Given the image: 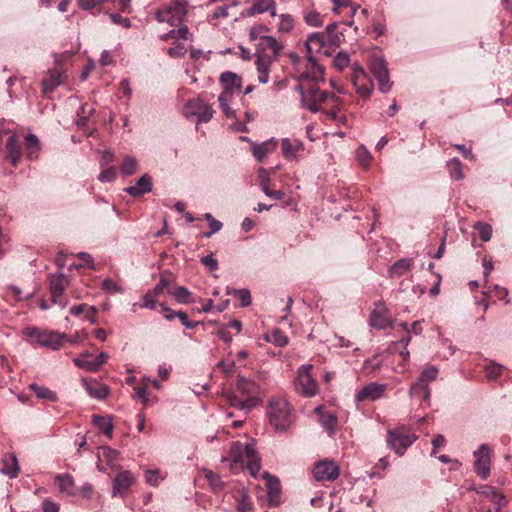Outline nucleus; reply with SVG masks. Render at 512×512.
Wrapping results in <instances>:
<instances>
[{"mask_svg": "<svg viewBox=\"0 0 512 512\" xmlns=\"http://www.w3.org/2000/svg\"><path fill=\"white\" fill-rule=\"evenodd\" d=\"M69 283V278L63 273L51 275L50 277L51 300L54 304L59 305L61 308H65L68 304V300L64 296V291Z\"/></svg>", "mask_w": 512, "mask_h": 512, "instance_id": "obj_8", "label": "nucleus"}, {"mask_svg": "<svg viewBox=\"0 0 512 512\" xmlns=\"http://www.w3.org/2000/svg\"><path fill=\"white\" fill-rule=\"evenodd\" d=\"M116 178V170L114 167H107L99 174L98 179L101 182H111Z\"/></svg>", "mask_w": 512, "mask_h": 512, "instance_id": "obj_59", "label": "nucleus"}, {"mask_svg": "<svg viewBox=\"0 0 512 512\" xmlns=\"http://www.w3.org/2000/svg\"><path fill=\"white\" fill-rule=\"evenodd\" d=\"M185 114L198 117V122H208L213 117L211 107L200 99H193L187 102L185 106Z\"/></svg>", "mask_w": 512, "mask_h": 512, "instance_id": "obj_12", "label": "nucleus"}, {"mask_svg": "<svg viewBox=\"0 0 512 512\" xmlns=\"http://www.w3.org/2000/svg\"><path fill=\"white\" fill-rule=\"evenodd\" d=\"M283 49V44L272 36H260L256 43V69L258 81L266 84L269 81L271 64L276 61Z\"/></svg>", "mask_w": 512, "mask_h": 512, "instance_id": "obj_1", "label": "nucleus"}, {"mask_svg": "<svg viewBox=\"0 0 512 512\" xmlns=\"http://www.w3.org/2000/svg\"><path fill=\"white\" fill-rule=\"evenodd\" d=\"M328 43L325 40V33H312L308 36L305 47L307 50V56L308 57H314V54L320 53L321 50L327 45Z\"/></svg>", "mask_w": 512, "mask_h": 512, "instance_id": "obj_18", "label": "nucleus"}, {"mask_svg": "<svg viewBox=\"0 0 512 512\" xmlns=\"http://www.w3.org/2000/svg\"><path fill=\"white\" fill-rule=\"evenodd\" d=\"M268 31V28L265 25H258L252 27L249 32V38L251 41H260V36H266L264 33Z\"/></svg>", "mask_w": 512, "mask_h": 512, "instance_id": "obj_56", "label": "nucleus"}, {"mask_svg": "<svg viewBox=\"0 0 512 512\" xmlns=\"http://www.w3.org/2000/svg\"><path fill=\"white\" fill-rule=\"evenodd\" d=\"M22 155L19 139L12 133L6 144V156L12 165L16 166Z\"/></svg>", "mask_w": 512, "mask_h": 512, "instance_id": "obj_20", "label": "nucleus"}, {"mask_svg": "<svg viewBox=\"0 0 512 512\" xmlns=\"http://www.w3.org/2000/svg\"><path fill=\"white\" fill-rule=\"evenodd\" d=\"M438 375V369L435 366L426 367L419 377L417 383L413 384L409 390L410 395H416L418 392H423V399L427 400L430 396L428 383L436 379Z\"/></svg>", "mask_w": 512, "mask_h": 512, "instance_id": "obj_11", "label": "nucleus"}, {"mask_svg": "<svg viewBox=\"0 0 512 512\" xmlns=\"http://www.w3.org/2000/svg\"><path fill=\"white\" fill-rule=\"evenodd\" d=\"M103 457L108 462V464L113 465L114 461L117 460L118 451L110 448V447H102Z\"/></svg>", "mask_w": 512, "mask_h": 512, "instance_id": "obj_63", "label": "nucleus"}, {"mask_svg": "<svg viewBox=\"0 0 512 512\" xmlns=\"http://www.w3.org/2000/svg\"><path fill=\"white\" fill-rule=\"evenodd\" d=\"M64 72L60 69H52L49 71L48 77L42 82V91L47 94L52 92L56 87L64 82Z\"/></svg>", "mask_w": 512, "mask_h": 512, "instance_id": "obj_19", "label": "nucleus"}, {"mask_svg": "<svg viewBox=\"0 0 512 512\" xmlns=\"http://www.w3.org/2000/svg\"><path fill=\"white\" fill-rule=\"evenodd\" d=\"M339 105L340 102L337 103V106L332 105L330 110L325 109V114H327L333 121L346 125V116L339 114Z\"/></svg>", "mask_w": 512, "mask_h": 512, "instance_id": "obj_49", "label": "nucleus"}, {"mask_svg": "<svg viewBox=\"0 0 512 512\" xmlns=\"http://www.w3.org/2000/svg\"><path fill=\"white\" fill-rule=\"evenodd\" d=\"M370 71L373 74V76L376 77L378 75L386 73L388 70L385 61L382 58L374 57L370 62Z\"/></svg>", "mask_w": 512, "mask_h": 512, "instance_id": "obj_42", "label": "nucleus"}, {"mask_svg": "<svg viewBox=\"0 0 512 512\" xmlns=\"http://www.w3.org/2000/svg\"><path fill=\"white\" fill-rule=\"evenodd\" d=\"M489 499L496 504L497 508L494 512H500L499 508L504 506L507 503L506 497L497 491L494 490V492L491 494V497Z\"/></svg>", "mask_w": 512, "mask_h": 512, "instance_id": "obj_61", "label": "nucleus"}, {"mask_svg": "<svg viewBox=\"0 0 512 512\" xmlns=\"http://www.w3.org/2000/svg\"><path fill=\"white\" fill-rule=\"evenodd\" d=\"M92 422L103 432L104 435L112 438L113 425L110 418L94 414L92 416Z\"/></svg>", "mask_w": 512, "mask_h": 512, "instance_id": "obj_33", "label": "nucleus"}, {"mask_svg": "<svg viewBox=\"0 0 512 512\" xmlns=\"http://www.w3.org/2000/svg\"><path fill=\"white\" fill-rule=\"evenodd\" d=\"M266 486L268 492L269 503L271 506H276L278 504V496L281 491L280 482L277 478L265 474Z\"/></svg>", "mask_w": 512, "mask_h": 512, "instance_id": "obj_27", "label": "nucleus"}, {"mask_svg": "<svg viewBox=\"0 0 512 512\" xmlns=\"http://www.w3.org/2000/svg\"><path fill=\"white\" fill-rule=\"evenodd\" d=\"M91 357H92V354L85 352V353L81 354L80 357L74 358L73 362L79 368L94 372V371H96V366L94 364V360L88 359Z\"/></svg>", "mask_w": 512, "mask_h": 512, "instance_id": "obj_37", "label": "nucleus"}, {"mask_svg": "<svg viewBox=\"0 0 512 512\" xmlns=\"http://www.w3.org/2000/svg\"><path fill=\"white\" fill-rule=\"evenodd\" d=\"M205 478L208 480V482L214 489H220L223 486V482L221 481L219 475H217L213 471H205Z\"/></svg>", "mask_w": 512, "mask_h": 512, "instance_id": "obj_58", "label": "nucleus"}, {"mask_svg": "<svg viewBox=\"0 0 512 512\" xmlns=\"http://www.w3.org/2000/svg\"><path fill=\"white\" fill-rule=\"evenodd\" d=\"M450 177L454 180H461L464 178L462 171V163L458 158H453L447 163Z\"/></svg>", "mask_w": 512, "mask_h": 512, "instance_id": "obj_38", "label": "nucleus"}, {"mask_svg": "<svg viewBox=\"0 0 512 512\" xmlns=\"http://www.w3.org/2000/svg\"><path fill=\"white\" fill-rule=\"evenodd\" d=\"M136 169L137 161L132 157H125L120 168L121 173L125 176L132 175L133 173H135Z\"/></svg>", "mask_w": 512, "mask_h": 512, "instance_id": "obj_45", "label": "nucleus"}, {"mask_svg": "<svg viewBox=\"0 0 512 512\" xmlns=\"http://www.w3.org/2000/svg\"><path fill=\"white\" fill-rule=\"evenodd\" d=\"M412 267V260L408 258H402L396 261L388 270L389 277H400L404 273L410 270Z\"/></svg>", "mask_w": 512, "mask_h": 512, "instance_id": "obj_30", "label": "nucleus"}, {"mask_svg": "<svg viewBox=\"0 0 512 512\" xmlns=\"http://www.w3.org/2000/svg\"><path fill=\"white\" fill-rule=\"evenodd\" d=\"M311 369L312 365H302L298 369L297 378L295 380V389L297 392L307 397L314 396L317 392V383L310 374Z\"/></svg>", "mask_w": 512, "mask_h": 512, "instance_id": "obj_7", "label": "nucleus"}, {"mask_svg": "<svg viewBox=\"0 0 512 512\" xmlns=\"http://www.w3.org/2000/svg\"><path fill=\"white\" fill-rule=\"evenodd\" d=\"M224 90L229 91L233 96L235 91H239L242 86V79L233 72H224L220 77Z\"/></svg>", "mask_w": 512, "mask_h": 512, "instance_id": "obj_22", "label": "nucleus"}, {"mask_svg": "<svg viewBox=\"0 0 512 512\" xmlns=\"http://www.w3.org/2000/svg\"><path fill=\"white\" fill-rule=\"evenodd\" d=\"M282 153L286 159H293L303 150V143L298 139L284 138L281 142Z\"/></svg>", "mask_w": 512, "mask_h": 512, "instance_id": "obj_25", "label": "nucleus"}, {"mask_svg": "<svg viewBox=\"0 0 512 512\" xmlns=\"http://www.w3.org/2000/svg\"><path fill=\"white\" fill-rule=\"evenodd\" d=\"M351 79L358 94L363 97H368L371 94L372 83L361 67L354 68Z\"/></svg>", "mask_w": 512, "mask_h": 512, "instance_id": "obj_16", "label": "nucleus"}, {"mask_svg": "<svg viewBox=\"0 0 512 512\" xmlns=\"http://www.w3.org/2000/svg\"><path fill=\"white\" fill-rule=\"evenodd\" d=\"M386 386L383 384L378 383H370L363 388H361L357 394H356V400L358 402H362L365 400L374 401L378 398H380L384 391Z\"/></svg>", "mask_w": 512, "mask_h": 512, "instance_id": "obj_17", "label": "nucleus"}, {"mask_svg": "<svg viewBox=\"0 0 512 512\" xmlns=\"http://www.w3.org/2000/svg\"><path fill=\"white\" fill-rule=\"evenodd\" d=\"M305 22L314 27H319L322 25V20L320 14L316 11H307L304 13Z\"/></svg>", "mask_w": 512, "mask_h": 512, "instance_id": "obj_50", "label": "nucleus"}, {"mask_svg": "<svg viewBox=\"0 0 512 512\" xmlns=\"http://www.w3.org/2000/svg\"><path fill=\"white\" fill-rule=\"evenodd\" d=\"M168 293L173 295L180 303H188L191 293L183 286L177 287L174 291L168 290Z\"/></svg>", "mask_w": 512, "mask_h": 512, "instance_id": "obj_47", "label": "nucleus"}, {"mask_svg": "<svg viewBox=\"0 0 512 512\" xmlns=\"http://www.w3.org/2000/svg\"><path fill=\"white\" fill-rule=\"evenodd\" d=\"M135 483V478L128 470L119 472L113 480L112 496L123 497L126 491Z\"/></svg>", "mask_w": 512, "mask_h": 512, "instance_id": "obj_15", "label": "nucleus"}, {"mask_svg": "<svg viewBox=\"0 0 512 512\" xmlns=\"http://www.w3.org/2000/svg\"><path fill=\"white\" fill-rule=\"evenodd\" d=\"M296 89L301 95L303 106L312 112L322 111L325 113V109L330 110L332 105L337 106V103L340 102V99L334 94L320 90L317 84H297Z\"/></svg>", "mask_w": 512, "mask_h": 512, "instance_id": "obj_2", "label": "nucleus"}, {"mask_svg": "<svg viewBox=\"0 0 512 512\" xmlns=\"http://www.w3.org/2000/svg\"><path fill=\"white\" fill-rule=\"evenodd\" d=\"M232 99L233 96L230 94L229 91H223L218 98L220 108L228 118H232L235 115V111L230 107Z\"/></svg>", "mask_w": 512, "mask_h": 512, "instance_id": "obj_34", "label": "nucleus"}, {"mask_svg": "<svg viewBox=\"0 0 512 512\" xmlns=\"http://www.w3.org/2000/svg\"><path fill=\"white\" fill-rule=\"evenodd\" d=\"M25 335L31 339H34L38 344L49 347L53 350H57L62 345V335L54 332L43 331L38 328H26Z\"/></svg>", "mask_w": 512, "mask_h": 512, "instance_id": "obj_9", "label": "nucleus"}, {"mask_svg": "<svg viewBox=\"0 0 512 512\" xmlns=\"http://www.w3.org/2000/svg\"><path fill=\"white\" fill-rule=\"evenodd\" d=\"M294 27V19L289 14H282L278 24V31L282 33H289Z\"/></svg>", "mask_w": 512, "mask_h": 512, "instance_id": "obj_43", "label": "nucleus"}, {"mask_svg": "<svg viewBox=\"0 0 512 512\" xmlns=\"http://www.w3.org/2000/svg\"><path fill=\"white\" fill-rule=\"evenodd\" d=\"M320 422L323 427L328 431L329 435H333L335 431V425L337 422V418L333 414L322 415L320 417Z\"/></svg>", "mask_w": 512, "mask_h": 512, "instance_id": "obj_46", "label": "nucleus"}, {"mask_svg": "<svg viewBox=\"0 0 512 512\" xmlns=\"http://www.w3.org/2000/svg\"><path fill=\"white\" fill-rule=\"evenodd\" d=\"M1 472L12 478L18 475L19 466L15 455H7L4 457Z\"/></svg>", "mask_w": 512, "mask_h": 512, "instance_id": "obj_31", "label": "nucleus"}, {"mask_svg": "<svg viewBox=\"0 0 512 512\" xmlns=\"http://www.w3.org/2000/svg\"><path fill=\"white\" fill-rule=\"evenodd\" d=\"M474 457L476 473L483 479H486L490 475L489 447L486 444H482L479 449L474 452Z\"/></svg>", "mask_w": 512, "mask_h": 512, "instance_id": "obj_14", "label": "nucleus"}, {"mask_svg": "<svg viewBox=\"0 0 512 512\" xmlns=\"http://www.w3.org/2000/svg\"><path fill=\"white\" fill-rule=\"evenodd\" d=\"M186 0H173L169 7L165 10H158L156 12V19L158 22H167L171 26L181 24L187 14Z\"/></svg>", "mask_w": 512, "mask_h": 512, "instance_id": "obj_5", "label": "nucleus"}, {"mask_svg": "<svg viewBox=\"0 0 512 512\" xmlns=\"http://www.w3.org/2000/svg\"><path fill=\"white\" fill-rule=\"evenodd\" d=\"M234 465L246 466L251 475L256 476L260 470V460L252 443L242 444L235 442L230 450Z\"/></svg>", "mask_w": 512, "mask_h": 512, "instance_id": "obj_4", "label": "nucleus"}, {"mask_svg": "<svg viewBox=\"0 0 512 512\" xmlns=\"http://www.w3.org/2000/svg\"><path fill=\"white\" fill-rule=\"evenodd\" d=\"M237 390L247 398H255V396L259 393V386L242 376H238L236 383Z\"/></svg>", "mask_w": 512, "mask_h": 512, "instance_id": "obj_23", "label": "nucleus"}, {"mask_svg": "<svg viewBox=\"0 0 512 512\" xmlns=\"http://www.w3.org/2000/svg\"><path fill=\"white\" fill-rule=\"evenodd\" d=\"M83 385H84L86 391L88 392V394L97 399H103L109 393L108 387L102 383H99L96 380L84 379Z\"/></svg>", "mask_w": 512, "mask_h": 512, "instance_id": "obj_24", "label": "nucleus"}, {"mask_svg": "<svg viewBox=\"0 0 512 512\" xmlns=\"http://www.w3.org/2000/svg\"><path fill=\"white\" fill-rule=\"evenodd\" d=\"M475 229L478 230L479 236L483 241L487 242L491 239L492 227L489 224L483 223V222H477L475 224Z\"/></svg>", "mask_w": 512, "mask_h": 512, "instance_id": "obj_48", "label": "nucleus"}, {"mask_svg": "<svg viewBox=\"0 0 512 512\" xmlns=\"http://www.w3.org/2000/svg\"><path fill=\"white\" fill-rule=\"evenodd\" d=\"M145 479L150 485L157 486L163 478L160 476L158 470H148L146 471Z\"/></svg>", "mask_w": 512, "mask_h": 512, "instance_id": "obj_60", "label": "nucleus"}, {"mask_svg": "<svg viewBox=\"0 0 512 512\" xmlns=\"http://www.w3.org/2000/svg\"><path fill=\"white\" fill-rule=\"evenodd\" d=\"M409 341H410V337H404L399 342L393 343L390 346V350L391 351H397L398 350V346L400 344H402L403 348L401 350H399V354L406 360L409 357V351L407 349V345H408Z\"/></svg>", "mask_w": 512, "mask_h": 512, "instance_id": "obj_53", "label": "nucleus"}, {"mask_svg": "<svg viewBox=\"0 0 512 512\" xmlns=\"http://www.w3.org/2000/svg\"><path fill=\"white\" fill-rule=\"evenodd\" d=\"M151 189H152L151 178H150V176L145 174L138 179L136 185L129 186V187L125 188V191L133 197H138L145 193L150 192Z\"/></svg>", "mask_w": 512, "mask_h": 512, "instance_id": "obj_21", "label": "nucleus"}, {"mask_svg": "<svg viewBox=\"0 0 512 512\" xmlns=\"http://www.w3.org/2000/svg\"><path fill=\"white\" fill-rule=\"evenodd\" d=\"M25 145L30 159L37 158L39 151V140L34 134H29L25 139Z\"/></svg>", "mask_w": 512, "mask_h": 512, "instance_id": "obj_39", "label": "nucleus"}, {"mask_svg": "<svg viewBox=\"0 0 512 512\" xmlns=\"http://www.w3.org/2000/svg\"><path fill=\"white\" fill-rule=\"evenodd\" d=\"M350 62L349 56L346 53L340 52L334 59V65L338 69H343L348 66Z\"/></svg>", "mask_w": 512, "mask_h": 512, "instance_id": "obj_64", "label": "nucleus"}, {"mask_svg": "<svg viewBox=\"0 0 512 512\" xmlns=\"http://www.w3.org/2000/svg\"><path fill=\"white\" fill-rule=\"evenodd\" d=\"M237 501V512H249L252 509V503L248 494L241 490L236 498Z\"/></svg>", "mask_w": 512, "mask_h": 512, "instance_id": "obj_40", "label": "nucleus"}, {"mask_svg": "<svg viewBox=\"0 0 512 512\" xmlns=\"http://www.w3.org/2000/svg\"><path fill=\"white\" fill-rule=\"evenodd\" d=\"M378 81L379 90L382 93H387L391 89L388 71L375 77Z\"/></svg>", "mask_w": 512, "mask_h": 512, "instance_id": "obj_54", "label": "nucleus"}, {"mask_svg": "<svg viewBox=\"0 0 512 512\" xmlns=\"http://www.w3.org/2000/svg\"><path fill=\"white\" fill-rule=\"evenodd\" d=\"M356 155H357V159H358L359 163L364 168H367L370 165L371 155H370L369 151L364 146H361L357 149Z\"/></svg>", "mask_w": 512, "mask_h": 512, "instance_id": "obj_51", "label": "nucleus"}, {"mask_svg": "<svg viewBox=\"0 0 512 512\" xmlns=\"http://www.w3.org/2000/svg\"><path fill=\"white\" fill-rule=\"evenodd\" d=\"M270 11L271 16H276L275 3L273 0H257L250 8L248 14L254 15L257 13H264Z\"/></svg>", "mask_w": 512, "mask_h": 512, "instance_id": "obj_29", "label": "nucleus"}, {"mask_svg": "<svg viewBox=\"0 0 512 512\" xmlns=\"http://www.w3.org/2000/svg\"><path fill=\"white\" fill-rule=\"evenodd\" d=\"M276 146L277 143L275 141L269 140L259 145H254L252 147V152L255 158L261 162L268 154L272 153L276 149Z\"/></svg>", "mask_w": 512, "mask_h": 512, "instance_id": "obj_28", "label": "nucleus"}, {"mask_svg": "<svg viewBox=\"0 0 512 512\" xmlns=\"http://www.w3.org/2000/svg\"><path fill=\"white\" fill-rule=\"evenodd\" d=\"M55 481L60 489L61 492L67 493L69 495H73V487H74V480L73 477L68 474H58L55 477Z\"/></svg>", "mask_w": 512, "mask_h": 512, "instance_id": "obj_32", "label": "nucleus"}, {"mask_svg": "<svg viewBox=\"0 0 512 512\" xmlns=\"http://www.w3.org/2000/svg\"><path fill=\"white\" fill-rule=\"evenodd\" d=\"M337 24L332 23L327 26L325 33V40L329 45L339 46L340 44V36L336 32Z\"/></svg>", "mask_w": 512, "mask_h": 512, "instance_id": "obj_41", "label": "nucleus"}, {"mask_svg": "<svg viewBox=\"0 0 512 512\" xmlns=\"http://www.w3.org/2000/svg\"><path fill=\"white\" fill-rule=\"evenodd\" d=\"M30 389L39 399L49 400L51 402H55L57 400V395L47 387L39 386L33 383L30 385Z\"/></svg>", "mask_w": 512, "mask_h": 512, "instance_id": "obj_36", "label": "nucleus"}, {"mask_svg": "<svg viewBox=\"0 0 512 512\" xmlns=\"http://www.w3.org/2000/svg\"><path fill=\"white\" fill-rule=\"evenodd\" d=\"M485 371L487 378L490 380H494L500 375L502 371V366L500 364L493 362L485 368Z\"/></svg>", "mask_w": 512, "mask_h": 512, "instance_id": "obj_57", "label": "nucleus"}, {"mask_svg": "<svg viewBox=\"0 0 512 512\" xmlns=\"http://www.w3.org/2000/svg\"><path fill=\"white\" fill-rule=\"evenodd\" d=\"M417 437L406 431L404 428L388 430L387 443L398 454L403 455L405 450L411 446Z\"/></svg>", "mask_w": 512, "mask_h": 512, "instance_id": "obj_6", "label": "nucleus"}, {"mask_svg": "<svg viewBox=\"0 0 512 512\" xmlns=\"http://www.w3.org/2000/svg\"><path fill=\"white\" fill-rule=\"evenodd\" d=\"M271 425L277 431H285L292 423L291 407L286 399L274 396L268 401L267 411Z\"/></svg>", "mask_w": 512, "mask_h": 512, "instance_id": "obj_3", "label": "nucleus"}, {"mask_svg": "<svg viewBox=\"0 0 512 512\" xmlns=\"http://www.w3.org/2000/svg\"><path fill=\"white\" fill-rule=\"evenodd\" d=\"M267 340L279 347H284L288 343V338L278 329L273 330L267 336Z\"/></svg>", "mask_w": 512, "mask_h": 512, "instance_id": "obj_44", "label": "nucleus"}, {"mask_svg": "<svg viewBox=\"0 0 512 512\" xmlns=\"http://www.w3.org/2000/svg\"><path fill=\"white\" fill-rule=\"evenodd\" d=\"M169 284L170 282L168 279H166L165 277H161L159 283L149 291L151 292L152 296L159 297L164 292V290H170Z\"/></svg>", "mask_w": 512, "mask_h": 512, "instance_id": "obj_55", "label": "nucleus"}, {"mask_svg": "<svg viewBox=\"0 0 512 512\" xmlns=\"http://www.w3.org/2000/svg\"><path fill=\"white\" fill-rule=\"evenodd\" d=\"M261 189L265 193L266 196L273 198L275 200H281V199H283V197L285 195L284 192L281 190L271 189L269 184H265V186L263 185V187Z\"/></svg>", "mask_w": 512, "mask_h": 512, "instance_id": "obj_62", "label": "nucleus"}, {"mask_svg": "<svg viewBox=\"0 0 512 512\" xmlns=\"http://www.w3.org/2000/svg\"><path fill=\"white\" fill-rule=\"evenodd\" d=\"M102 289L110 294H121L123 293L122 287H120L116 282H114L112 279H105L102 283Z\"/></svg>", "mask_w": 512, "mask_h": 512, "instance_id": "obj_52", "label": "nucleus"}, {"mask_svg": "<svg viewBox=\"0 0 512 512\" xmlns=\"http://www.w3.org/2000/svg\"><path fill=\"white\" fill-rule=\"evenodd\" d=\"M313 474L318 481H333L339 475V468L333 461H320L315 464Z\"/></svg>", "mask_w": 512, "mask_h": 512, "instance_id": "obj_13", "label": "nucleus"}, {"mask_svg": "<svg viewBox=\"0 0 512 512\" xmlns=\"http://www.w3.org/2000/svg\"><path fill=\"white\" fill-rule=\"evenodd\" d=\"M324 69L319 65L314 57H308L305 69L298 76V84L314 85L323 80Z\"/></svg>", "mask_w": 512, "mask_h": 512, "instance_id": "obj_10", "label": "nucleus"}, {"mask_svg": "<svg viewBox=\"0 0 512 512\" xmlns=\"http://www.w3.org/2000/svg\"><path fill=\"white\" fill-rule=\"evenodd\" d=\"M227 400L231 406L238 407L241 410H249L256 405V398L239 399L236 395H228Z\"/></svg>", "mask_w": 512, "mask_h": 512, "instance_id": "obj_35", "label": "nucleus"}, {"mask_svg": "<svg viewBox=\"0 0 512 512\" xmlns=\"http://www.w3.org/2000/svg\"><path fill=\"white\" fill-rule=\"evenodd\" d=\"M386 314V308L379 304L376 306V308L372 311L371 317H370V323L373 327L377 329H385L390 325L389 319L385 316Z\"/></svg>", "mask_w": 512, "mask_h": 512, "instance_id": "obj_26", "label": "nucleus"}]
</instances>
